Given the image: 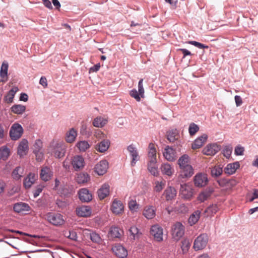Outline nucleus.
Instances as JSON below:
<instances>
[{
  "label": "nucleus",
  "instance_id": "1",
  "mask_svg": "<svg viewBox=\"0 0 258 258\" xmlns=\"http://www.w3.org/2000/svg\"><path fill=\"white\" fill-rule=\"evenodd\" d=\"M66 145L62 142L52 141L48 148V152L56 158H61L65 155Z\"/></svg>",
  "mask_w": 258,
  "mask_h": 258
},
{
  "label": "nucleus",
  "instance_id": "2",
  "mask_svg": "<svg viewBox=\"0 0 258 258\" xmlns=\"http://www.w3.org/2000/svg\"><path fill=\"white\" fill-rule=\"evenodd\" d=\"M208 242V236L206 234H202L198 236L195 240L193 248L196 250L204 249Z\"/></svg>",
  "mask_w": 258,
  "mask_h": 258
},
{
  "label": "nucleus",
  "instance_id": "3",
  "mask_svg": "<svg viewBox=\"0 0 258 258\" xmlns=\"http://www.w3.org/2000/svg\"><path fill=\"white\" fill-rule=\"evenodd\" d=\"M46 219L50 223L56 226L64 223L63 216L59 213H49L46 215Z\"/></svg>",
  "mask_w": 258,
  "mask_h": 258
},
{
  "label": "nucleus",
  "instance_id": "4",
  "mask_svg": "<svg viewBox=\"0 0 258 258\" xmlns=\"http://www.w3.org/2000/svg\"><path fill=\"white\" fill-rule=\"evenodd\" d=\"M24 132L22 125L18 123H14L10 131V137L12 140L16 141L20 139Z\"/></svg>",
  "mask_w": 258,
  "mask_h": 258
},
{
  "label": "nucleus",
  "instance_id": "5",
  "mask_svg": "<svg viewBox=\"0 0 258 258\" xmlns=\"http://www.w3.org/2000/svg\"><path fill=\"white\" fill-rule=\"evenodd\" d=\"M184 234V227L180 222L175 223L172 227V235L175 240H179Z\"/></svg>",
  "mask_w": 258,
  "mask_h": 258
},
{
  "label": "nucleus",
  "instance_id": "6",
  "mask_svg": "<svg viewBox=\"0 0 258 258\" xmlns=\"http://www.w3.org/2000/svg\"><path fill=\"white\" fill-rule=\"evenodd\" d=\"M124 205L122 202L117 199H113L110 207L112 212L116 215H122L124 212Z\"/></svg>",
  "mask_w": 258,
  "mask_h": 258
},
{
  "label": "nucleus",
  "instance_id": "7",
  "mask_svg": "<svg viewBox=\"0 0 258 258\" xmlns=\"http://www.w3.org/2000/svg\"><path fill=\"white\" fill-rule=\"evenodd\" d=\"M150 234L154 237V240L158 242L163 240V229L158 224L152 226Z\"/></svg>",
  "mask_w": 258,
  "mask_h": 258
},
{
  "label": "nucleus",
  "instance_id": "8",
  "mask_svg": "<svg viewBox=\"0 0 258 258\" xmlns=\"http://www.w3.org/2000/svg\"><path fill=\"white\" fill-rule=\"evenodd\" d=\"M71 164L75 170H82L85 166L84 159L80 155L75 156L71 160Z\"/></svg>",
  "mask_w": 258,
  "mask_h": 258
},
{
  "label": "nucleus",
  "instance_id": "9",
  "mask_svg": "<svg viewBox=\"0 0 258 258\" xmlns=\"http://www.w3.org/2000/svg\"><path fill=\"white\" fill-rule=\"evenodd\" d=\"M194 181L197 187L205 186L208 182L207 175L204 173H198L194 177Z\"/></svg>",
  "mask_w": 258,
  "mask_h": 258
},
{
  "label": "nucleus",
  "instance_id": "10",
  "mask_svg": "<svg viewBox=\"0 0 258 258\" xmlns=\"http://www.w3.org/2000/svg\"><path fill=\"white\" fill-rule=\"evenodd\" d=\"M220 150V147L213 143L207 145L203 150V153L207 156H213Z\"/></svg>",
  "mask_w": 258,
  "mask_h": 258
},
{
  "label": "nucleus",
  "instance_id": "11",
  "mask_svg": "<svg viewBox=\"0 0 258 258\" xmlns=\"http://www.w3.org/2000/svg\"><path fill=\"white\" fill-rule=\"evenodd\" d=\"M180 193L182 198L186 200H190L193 196V189L186 184H181Z\"/></svg>",
  "mask_w": 258,
  "mask_h": 258
},
{
  "label": "nucleus",
  "instance_id": "12",
  "mask_svg": "<svg viewBox=\"0 0 258 258\" xmlns=\"http://www.w3.org/2000/svg\"><path fill=\"white\" fill-rule=\"evenodd\" d=\"M108 168V162L106 160H102L95 165L94 171L99 175H102L107 172Z\"/></svg>",
  "mask_w": 258,
  "mask_h": 258
},
{
  "label": "nucleus",
  "instance_id": "13",
  "mask_svg": "<svg viewBox=\"0 0 258 258\" xmlns=\"http://www.w3.org/2000/svg\"><path fill=\"white\" fill-rule=\"evenodd\" d=\"M164 157L168 161H173L176 159V152L172 147L167 146L163 152Z\"/></svg>",
  "mask_w": 258,
  "mask_h": 258
},
{
  "label": "nucleus",
  "instance_id": "14",
  "mask_svg": "<svg viewBox=\"0 0 258 258\" xmlns=\"http://www.w3.org/2000/svg\"><path fill=\"white\" fill-rule=\"evenodd\" d=\"M112 249L116 256L119 258H125L127 256V250L121 245L116 244Z\"/></svg>",
  "mask_w": 258,
  "mask_h": 258
},
{
  "label": "nucleus",
  "instance_id": "15",
  "mask_svg": "<svg viewBox=\"0 0 258 258\" xmlns=\"http://www.w3.org/2000/svg\"><path fill=\"white\" fill-rule=\"evenodd\" d=\"M28 151V142L27 140L23 139L18 147L17 153L21 157L26 155Z\"/></svg>",
  "mask_w": 258,
  "mask_h": 258
},
{
  "label": "nucleus",
  "instance_id": "16",
  "mask_svg": "<svg viewBox=\"0 0 258 258\" xmlns=\"http://www.w3.org/2000/svg\"><path fill=\"white\" fill-rule=\"evenodd\" d=\"M110 186L108 183H104L98 190L97 194L100 200H103L109 195Z\"/></svg>",
  "mask_w": 258,
  "mask_h": 258
},
{
  "label": "nucleus",
  "instance_id": "17",
  "mask_svg": "<svg viewBox=\"0 0 258 258\" xmlns=\"http://www.w3.org/2000/svg\"><path fill=\"white\" fill-rule=\"evenodd\" d=\"M110 144V143L109 140H103L95 145V149L100 153H104L109 148Z\"/></svg>",
  "mask_w": 258,
  "mask_h": 258
},
{
  "label": "nucleus",
  "instance_id": "18",
  "mask_svg": "<svg viewBox=\"0 0 258 258\" xmlns=\"http://www.w3.org/2000/svg\"><path fill=\"white\" fill-rule=\"evenodd\" d=\"M76 213L80 217H87L91 214V209L89 206H82L76 209Z\"/></svg>",
  "mask_w": 258,
  "mask_h": 258
},
{
  "label": "nucleus",
  "instance_id": "19",
  "mask_svg": "<svg viewBox=\"0 0 258 258\" xmlns=\"http://www.w3.org/2000/svg\"><path fill=\"white\" fill-rule=\"evenodd\" d=\"M40 175L42 180L47 181L52 177L53 172L50 168L45 166L42 168Z\"/></svg>",
  "mask_w": 258,
  "mask_h": 258
},
{
  "label": "nucleus",
  "instance_id": "20",
  "mask_svg": "<svg viewBox=\"0 0 258 258\" xmlns=\"http://www.w3.org/2000/svg\"><path fill=\"white\" fill-rule=\"evenodd\" d=\"M80 200L83 202H89L92 200V195L87 188H82L79 191Z\"/></svg>",
  "mask_w": 258,
  "mask_h": 258
},
{
  "label": "nucleus",
  "instance_id": "21",
  "mask_svg": "<svg viewBox=\"0 0 258 258\" xmlns=\"http://www.w3.org/2000/svg\"><path fill=\"white\" fill-rule=\"evenodd\" d=\"M37 176L33 173H30L24 179L23 184L25 188H29L37 179Z\"/></svg>",
  "mask_w": 258,
  "mask_h": 258
},
{
  "label": "nucleus",
  "instance_id": "22",
  "mask_svg": "<svg viewBox=\"0 0 258 258\" xmlns=\"http://www.w3.org/2000/svg\"><path fill=\"white\" fill-rule=\"evenodd\" d=\"M13 209L15 212L17 213H23L24 212H28L30 210V207L28 204L19 202L14 205Z\"/></svg>",
  "mask_w": 258,
  "mask_h": 258
},
{
  "label": "nucleus",
  "instance_id": "23",
  "mask_svg": "<svg viewBox=\"0 0 258 258\" xmlns=\"http://www.w3.org/2000/svg\"><path fill=\"white\" fill-rule=\"evenodd\" d=\"M149 151L148 154L149 162L153 163H157L156 158V150L155 145L153 143H150L149 145Z\"/></svg>",
  "mask_w": 258,
  "mask_h": 258
},
{
  "label": "nucleus",
  "instance_id": "24",
  "mask_svg": "<svg viewBox=\"0 0 258 258\" xmlns=\"http://www.w3.org/2000/svg\"><path fill=\"white\" fill-rule=\"evenodd\" d=\"M160 170L163 174L168 176H171L174 172L173 167L168 163H163L161 165Z\"/></svg>",
  "mask_w": 258,
  "mask_h": 258
},
{
  "label": "nucleus",
  "instance_id": "25",
  "mask_svg": "<svg viewBox=\"0 0 258 258\" xmlns=\"http://www.w3.org/2000/svg\"><path fill=\"white\" fill-rule=\"evenodd\" d=\"M127 150L132 157L131 165L134 166L136 164V162L139 160L140 157L137 149L133 146V145H131L128 146L127 147Z\"/></svg>",
  "mask_w": 258,
  "mask_h": 258
},
{
  "label": "nucleus",
  "instance_id": "26",
  "mask_svg": "<svg viewBox=\"0 0 258 258\" xmlns=\"http://www.w3.org/2000/svg\"><path fill=\"white\" fill-rule=\"evenodd\" d=\"M77 135V131L74 128H72L66 133L65 141L68 143H73L75 141Z\"/></svg>",
  "mask_w": 258,
  "mask_h": 258
},
{
  "label": "nucleus",
  "instance_id": "27",
  "mask_svg": "<svg viewBox=\"0 0 258 258\" xmlns=\"http://www.w3.org/2000/svg\"><path fill=\"white\" fill-rule=\"evenodd\" d=\"M207 138L208 136L206 134H203L200 137L198 138L192 144V149L195 150L200 148L206 142Z\"/></svg>",
  "mask_w": 258,
  "mask_h": 258
},
{
  "label": "nucleus",
  "instance_id": "28",
  "mask_svg": "<svg viewBox=\"0 0 258 258\" xmlns=\"http://www.w3.org/2000/svg\"><path fill=\"white\" fill-rule=\"evenodd\" d=\"M239 167L240 164L238 162L228 164L224 168V173L228 175L233 174L236 172V170L239 168Z\"/></svg>",
  "mask_w": 258,
  "mask_h": 258
},
{
  "label": "nucleus",
  "instance_id": "29",
  "mask_svg": "<svg viewBox=\"0 0 258 258\" xmlns=\"http://www.w3.org/2000/svg\"><path fill=\"white\" fill-rule=\"evenodd\" d=\"M213 192L212 188H208L202 191L198 196L197 199L201 203L207 200Z\"/></svg>",
  "mask_w": 258,
  "mask_h": 258
},
{
  "label": "nucleus",
  "instance_id": "30",
  "mask_svg": "<svg viewBox=\"0 0 258 258\" xmlns=\"http://www.w3.org/2000/svg\"><path fill=\"white\" fill-rule=\"evenodd\" d=\"M180 176L182 178H188L191 177L194 174V169L192 167L189 165H186L184 167L180 168Z\"/></svg>",
  "mask_w": 258,
  "mask_h": 258
},
{
  "label": "nucleus",
  "instance_id": "31",
  "mask_svg": "<svg viewBox=\"0 0 258 258\" xmlns=\"http://www.w3.org/2000/svg\"><path fill=\"white\" fill-rule=\"evenodd\" d=\"M143 214L147 219H152L155 216V209L152 206H147L144 208Z\"/></svg>",
  "mask_w": 258,
  "mask_h": 258
},
{
  "label": "nucleus",
  "instance_id": "32",
  "mask_svg": "<svg viewBox=\"0 0 258 258\" xmlns=\"http://www.w3.org/2000/svg\"><path fill=\"white\" fill-rule=\"evenodd\" d=\"M108 122V120L101 116H98L95 117L92 122L94 126L98 128H101L104 126Z\"/></svg>",
  "mask_w": 258,
  "mask_h": 258
},
{
  "label": "nucleus",
  "instance_id": "33",
  "mask_svg": "<svg viewBox=\"0 0 258 258\" xmlns=\"http://www.w3.org/2000/svg\"><path fill=\"white\" fill-rule=\"evenodd\" d=\"M8 63L6 62H3L0 71V82H6L8 80Z\"/></svg>",
  "mask_w": 258,
  "mask_h": 258
},
{
  "label": "nucleus",
  "instance_id": "34",
  "mask_svg": "<svg viewBox=\"0 0 258 258\" xmlns=\"http://www.w3.org/2000/svg\"><path fill=\"white\" fill-rule=\"evenodd\" d=\"M18 90L17 87H14L11 89L5 97V101L8 103H12L13 101L15 95Z\"/></svg>",
  "mask_w": 258,
  "mask_h": 258
},
{
  "label": "nucleus",
  "instance_id": "35",
  "mask_svg": "<svg viewBox=\"0 0 258 258\" xmlns=\"http://www.w3.org/2000/svg\"><path fill=\"white\" fill-rule=\"evenodd\" d=\"M163 195L165 196L166 200H171L175 197L176 190L174 188L170 186L166 189Z\"/></svg>",
  "mask_w": 258,
  "mask_h": 258
},
{
  "label": "nucleus",
  "instance_id": "36",
  "mask_svg": "<svg viewBox=\"0 0 258 258\" xmlns=\"http://www.w3.org/2000/svg\"><path fill=\"white\" fill-rule=\"evenodd\" d=\"M10 155V150L6 146L0 147V159L6 161Z\"/></svg>",
  "mask_w": 258,
  "mask_h": 258
},
{
  "label": "nucleus",
  "instance_id": "37",
  "mask_svg": "<svg viewBox=\"0 0 258 258\" xmlns=\"http://www.w3.org/2000/svg\"><path fill=\"white\" fill-rule=\"evenodd\" d=\"M76 147L80 152H84L90 148V145L86 141H81L77 143Z\"/></svg>",
  "mask_w": 258,
  "mask_h": 258
},
{
  "label": "nucleus",
  "instance_id": "38",
  "mask_svg": "<svg viewBox=\"0 0 258 258\" xmlns=\"http://www.w3.org/2000/svg\"><path fill=\"white\" fill-rule=\"evenodd\" d=\"M90 179L89 175L86 173H80L78 174L76 178V181L79 184L87 183Z\"/></svg>",
  "mask_w": 258,
  "mask_h": 258
},
{
  "label": "nucleus",
  "instance_id": "39",
  "mask_svg": "<svg viewBox=\"0 0 258 258\" xmlns=\"http://www.w3.org/2000/svg\"><path fill=\"white\" fill-rule=\"evenodd\" d=\"M201 212L200 210L195 211L189 217L188 222L190 225L195 224L199 220Z\"/></svg>",
  "mask_w": 258,
  "mask_h": 258
},
{
  "label": "nucleus",
  "instance_id": "40",
  "mask_svg": "<svg viewBox=\"0 0 258 258\" xmlns=\"http://www.w3.org/2000/svg\"><path fill=\"white\" fill-rule=\"evenodd\" d=\"M178 164L180 169L186 166V165H189V156L186 154L181 156L178 160Z\"/></svg>",
  "mask_w": 258,
  "mask_h": 258
},
{
  "label": "nucleus",
  "instance_id": "41",
  "mask_svg": "<svg viewBox=\"0 0 258 258\" xmlns=\"http://www.w3.org/2000/svg\"><path fill=\"white\" fill-rule=\"evenodd\" d=\"M179 138L178 131L177 130H172L167 134V139L170 142H174Z\"/></svg>",
  "mask_w": 258,
  "mask_h": 258
},
{
  "label": "nucleus",
  "instance_id": "42",
  "mask_svg": "<svg viewBox=\"0 0 258 258\" xmlns=\"http://www.w3.org/2000/svg\"><path fill=\"white\" fill-rule=\"evenodd\" d=\"M148 170L151 174L155 176H157L159 175V171L158 167L156 165V163H153L149 162L148 163Z\"/></svg>",
  "mask_w": 258,
  "mask_h": 258
},
{
  "label": "nucleus",
  "instance_id": "43",
  "mask_svg": "<svg viewBox=\"0 0 258 258\" xmlns=\"http://www.w3.org/2000/svg\"><path fill=\"white\" fill-rule=\"evenodd\" d=\"M128 207L132 213H135L138 212L140 209V205L136 200L131 199L128 201Z\"/></svg>",
  "mask_w": 258,
  "mask_h": 258
},
{
  "label": "nucleus",
  "instance_id": "44",
  "mask_svg": "<svg viewBox=\"0 0 258 258\" xmlns=\"http://www.w3.org/2000/svg\"><path fill=\"white\" fill-rule=\"evenodd\" d=\"M24 169L20 166L17 167L12 172V176L14 179L19 180L22 176Z\"/></svg>",
  "mask_w": 258,
  "mask_h": 258
},
{
  "label": "nucleus",
  "instance_id": "45",
  "mask_svg": "<svg viewBox=\"0 0 258 258\" xmlns=\"http://www.w3.org/2000/svg\"><path fill=\"white\" fill-rule=\"evenodd\" d=\"M26 110V107L22 105H14L11 107L12 111L17 114H22Z\"/></svg>",
  "mask_w": 258,
  "mask_h": 258
},
{
  "label": "nucleus",
  "instance_id": "46",
  "mask_svg": "<svg viewBox=\"0 0 258 258\" xmlns=\"http://www.w3.org/2000/svg\"><path fill=\"white\" fill-rule=\"evenodd\" d=\"M110 233L112 237L119 238L121 236L122 231L117 227H114L110 229Z\"/></svg>",
  "mask_w": 258,
  "mask_h": 258
},
{
  "label": "nucleus",
  "instance_id": "47",
  "mask_svg": "<svg viewBox=\"0 0 258 258\" xmlns=\"http://www.w3.org/2000/svg\"><path fill=\"white\" fill-rule=\"evenodd\" d=\"M223 169L219 166H215L211 169V175L213 177H219L223 172Z\"/></svg>",
  "mask_w": 258,
  "mask_h": 258
},
{
  "label": "nucleus",
  "instance_id": "48",
  "mask_svg": "<svg viewBox=\"0 0 258 258\" xmlns=\"http://www.w3.org/2000/svg\"><path fill=\"white\" fill-rule=\"evenodd\" d=\"M191 243L188 239H184L181 242V248L183 253H186L190 246Z\"/></svg>",
  "mask_w": 258,
  "mask_h": 258
},
{
  "label": "nucleus",
  "instance_id": "49",
  "mask_svg": "<svg viewBox=\"0 0 258 258\" xmlns=\"http://www.w3.org/2000/svg\"><path fill=\"white\" fill-rule=\"evenodd\" d=\"M166 181L164 180H162L160 181H157L155 182V186L154 187V190L156 192L161 191L165 185Z\"/></svg>",
  "mask_w": 258,
  "mask_h": 258
},
{
  "label": "nucleus",
  "instance_id": "50",
  "mask_svg": "<svg viewBox=\"0 0 258 258\" xmlns=\"http://www.w3.org/2000/svg\"><path fill=\"white\" fill-rule=\"evenodd\" d=\"M94 136L98 140H105L106 139V136L103 132L100 130H95L94 132Z\"/></svg>",
  "mask_w": 258,
  "mask_h": 258
},
{
  "label": "nucleus",
  "instance_id": "51",
  "mask_svg": "<svg viewBox=\"0 0 258 258\" xmlns=\"http://www.w3.org/2000/svg\"><path fill=\"white\" fill-rule=\"evenodd\" d=\"M199 130V127L198 125L195 124V123H191L190 124L188 132L190 136H194L196 134L197 132Z\"/></svg>",
  "mask_w": 258,
  "mask_h": 258
},
{
  "label": "nucleus",
  "instance_id": "52",
  "mask_svg": "<svg viewBox=\"0 0 258 258\" xmlns=\"http://www.w3.org/2000/svg\"><path fill=\"white\" fill-rule=\"evenodd\" d=\"M218 207L216 205H213L209 207L205 212L208 213V216L213 215L218 211Z\"/></svg>",
  "mask_w": 258,
  "mask_h": 258
},
{
  "label": "nucleus",
  "instance_id": "53",
  "mask_svg": "<svg viewBox=\"0 0 258 258\" xmlns=\"http://www.w3.org/2000/svg\"><path fill=\"white\" fill-rule=\"evenodd\" d=\"M130 96L134 98L137 101H141V98H142L139 95V92L137 91L136 89H133V90H131L130 92Z\"/></svg>",
  "mask_w": 258,
  "mask_h": 258
},
{
  "label": "nucleus",
  "instance_id": "54",
  "mask_svg": "<svg viewBox=\"0 0 258 258\" xmlns=\"http://www.w3.org/2000/svg\"><path fill=\"white\" fill-rule=\"evenodd\" d=\"M138 92L142 98L144 97L145 90L143 87V79H141L138 83Z\"/></svg>",
  "mask_w": 258,
  "mask_h": 258
},
{
  "label": "nucleus",
  "instance_id": "55",
  "mask_svg": "<svg viewBox=\"0 0 258 258\" xmlns=\"http://www.w3.org/2000/svg\"><path fill=\"white\" fill-rule=\"evenodd\" d=\"M90 239L93 242L95 243H99L101 241L99 235L95 232L90 234Z\"/></svg>",
  "mask_w": 258,
  "mask_h": 258
},
{
  "label": "nucleus",
  "instance_id": "56",
  "mask_svg": "<svg viewBox=\"0 0 258 258\" xmlns=\"http://www.w3.org/2000/svg\"><path fill=\"white\" fill-rule=\"evenodd\" d=\"M42 147V142L39 139L36 140L34 145L33 152L41 151Z\"/></svg>",
  "mask_w": 258,
  "mask_h": 258
},
{
  "label": "nucleus",
  "instance_id": "57",
  "mask_svg": "<svg viewBox=\"0 0 258 258\" xmlns=\"http://www.w3.org/2000/svg\"><path fill=\"white\" fill-rule=\"evenodd\" d=\"M188 43L193 45L199 48L203 49V48H208L209 47L207 45H205L203 44H202L200 42L195 41H189Z\"/></svg>",
  "mask_w": 258,
  "mask_h": 258
},
{
  "label": "nucleus",
  "instance_id": "58",
  "mask_svg": "<svg viewBox=\"0 0 258 258\" xmlns=\"http://www.w3.org/2000/svg\"><path fill=\"white\" fill-rule=\"evenodd\" d=\"M36 156V159L37 161L40 162L43 159V154L41 151L33 152Z\"/></svg>",
  "mask_w": 258,
  "mask_h": 258
},
{
  "label": "nucleus",
  "instance_id": "59",
  "mask_svg": "<svg viewBox=\"0 0 258 258\" xmlns=\"http://www.w3.org/2000/svg\"><path fill=\"white\" fill-rule=\"evenodd\" d=\"M244 150L243 147L237 146L235 149V153L236 155H242Z\"/></svg>",
  "mask_w": 258,
  "mask_h": 258
},
{
  "label": "nucleus",
  "instance_id": "60",
  "mask_svg": "<svg viewBox=\"0 0 258 258\" xmlns=\"http://www.w3.org/2000/svg\"><path fill=\"white\" fill-rule=\"evenodd\" d=\"M130 232L132 235H133L134 237H135L136 235L138 234L139 230L137 227L132 226L130 229Z\"/></svg>",
  "mask_w": 258,
  "mask_h": 258
},
{
  "label": "nucleus",
  "instance_id": "61",
  "mask_svg": "<svg viewBox=\"0 0 258 258\" xmlns=\"http://www.w3.org/2000/svg\"><path fill=\"white\" fill-rule=\"evenodd\" d=\"M234 99L237 106H240L242 104V100L240 96L236 95Z\"/></svg>",
  "mask_w": 258,
  "mask_h": 258
},
{
  "label": "nucleus",
  "instance_id": "62",
  "mask_svg": "<svg viewBox=\"0 0 258 258\" xmlns=\"http://www.w3.org/2000/svg\"><path fill=\"white\" fill-rule=\"evenodd\" d=\"M68 237L72 240H76L77 239V234L75 231H70Z\"/></svg>",
  "mask_w": 258,
  "mask_h": 258
},
{
  "label": "nucleus",
  "instance_id": "63",
  "mask_svg": "<svg viewBox=\"0 0 258 258\" xmlns=\"http://www.w3.org/2000/svg\"><path fill=\"white\" fill-rule=\"evenodd\" d=\"M100 68V63H97L94 65L92 67H91L89 70V73L91 72H97Z\"/></svg>",
  "mask_w": 258,
  "mask_h": 258
},
{
  "label": "nucleus",
  "instance_id": "64",
  "mask_svg": "<svg viewBox=\"0 0 258 258\" xmlns=\"http://www.w3.org/2000/svg\"><path fill=\"white\" fill-rule=\"evenodd\" d=\"M39 83L44 88H46L47 86V81L46 78L45 77H42L40 79Z\"/></svg>",
  "mask_w": 258,
  "mask_h": 258
}]
</instances>
